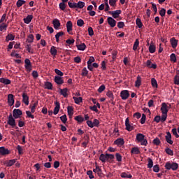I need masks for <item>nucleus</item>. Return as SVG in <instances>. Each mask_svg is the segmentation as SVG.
Masks as SVG:
<instances>
[{"label": "nucleus", "mask_w": 179, "mask_h": 179, "mask_svg": "<svg viewBox=\"0 0 179 179\" xmlns=\"http://www.w3.org/2000/svg\"><path fill=\"white\" fill-rule=\"evenodd\" d=\"M145 66H147V68H150V69H156V68H157V64H152V61L147 60V62L145 63Z\"/></svg>", "instance_id": "12"}, {"label": "nucleus", "mask_w": 179, "mask_h": 179, "mask_svg": "<svg viewBox=\"0 0 179 179\" xmlns=\"http://www.w3.org/2000/svg\"><path fill=\"white\" fill-rule=\"evenodd\" d=\"M45 89H48V90H52V83L50 82H45Z\"/></svg>", "instance_id": "36"}, {"label": "nucleus", "mask_w": 179, "mask_h": 179, "mask_svg": "<svg viewBox=\"0 0 179 179\" xmlns=\"http://www.w3.org/2000/svg\"><path fill=\"white\" fill-rule=\"evenodd\" d=\"M107 22H108V24H109V26L112 29L115 27V26L117 24V21H115V20H114V18H113L112 17H108L107 18Z\"/></svg>", "instance_id": "5"}, {"label": "nucleus", "mask_w": 179, "mask_h": 179, "mask_svg": "<svg viewBox=\"0 0 179 179\" xmlns=\"http://www.w3.org/2000/svg\"><path fill=\"white\" fill-rule=\"evenodd\" d=\"M59 94L63 96V97H68V88L59 89Z\"/></svg>", "instance_id": "19"}, {"label": "nucleus", "mask_w": 179, "mask_h": 179, "mask_svg": "<svg viewBox=\"0 0 179 179\" xmlns=\"http://www.w3.org/2000/svg\"><path fill=\"white\" fill-rule=\"evenodd\" d=\"M55 72L58 76H64V73L58 69H55Z\"/></svg>", "instance_id": "59"}, {"label": "nucleus", "mask_w": 179, "mask_h": 179, "mask_svg": "<svg viewBox=\"0 0 179 179\" xmlns=\"http://www.w3.org/2000/svg\"><path fill=\"white\" fill-rule=\"evenodd\" d=\"M10 151L6 148L5 147H0V155L1 156H6V155H9Z\"/></svg>", "instance_id": "9"}, {"label": "nucleus", "mask_w": 179, "mask_h": 179, "mask_svg": "<svg viewBox=\"0 0 179 179\" xmlns=\"http://www.w3.org/2000/svg\"><path fill=\"white\" fill-rule=\"evenodd\" d=\"M164 167L166 170H173V164H171L170 162H168L165 164Z\"/></svg>", "instance_id": "39"}, {"label": "nucleus", "mask_w": 179, "mask_h": 179, "mask_svg": "<svg viewBox=\"0 0 179 179\" xmlns=\"http://www.w3.org/2000/svg\"><path fill=\"white\" fill-rule=\"evenodd\" d=\"M159 15L162 16V17H164V16H166V9L162 8L159 11Z\"/></svg>", "instance_id": "63"}, {"label": "nucleus", "mask_w": 179, "mask_h": 179, "mask_svg": "<svg viewBox=\"0 0 179 179\" xmlns=\"http://www.w3.org/2000/svg\"><path fill=\"white\" fill-rule=\"evenodd\" d=\"M83 24H85V21H83V20L79 19L77 20V26H78L79 27H82Z\"/></svg>", "instance_id": "52"}, {"label": "nucleus", "mask_w": 179, "mask_h": 179, "mask_svg": "<svg viewBox=\"0 0 179 179\" xmlns=\"http://www.w3.org/2000/svg\"><path fill=\"white\" fill-rule=\"evenodd\" d=\"M152 143L157 146H159V145L161 143L160 139H159V138H155L152 141Z\"/></svg>", "instance_id": "54"}, {"label": "nucleus", "mask_w": 179, "mask_h": 179, "mask_svg": "<svg viewBox=\"0 0 179 179\" xmlns=\"http://www.w3.org/2000/svg\"><path fill=\"white\" fill-rule=\"evenodd\" d=\"M37 106H38V102H35L29 106V108H31V113H34L36 112V108H37Z\"/></svg>", "instance_id": "22"}, {"label": "nucleus", "mask_w": 179, "mask_h": 179, "mask_svg": "<svg viewBox=\"0 0 179 179\" xmlns=\"http://www.w3.org/2000/svg\"><path fill=\"white\" fill-rule=\"evenodd\" d=\"M73 99L74 100L76 104H80V103H82V101H83V99L82 97H76V96H73Z\"/></svg>", "instance_id": "35"}, {"label": "nucleus", "mask_w": 179, "mask_h": 179, "mask_svg": "<svg viewBox=\"0 0 179 179\" xmlns=\"http://www.w3.org/2000/svg\"><path fill=\"white\" fill-rule=\"evenodd\" d=\"M178 169V164H177L176 162H173L172 163V170L173 171H176Z\"/></svg>", "instance_id": "58"}, {"label": "nucleus", "mask_w": 179, "mask_h": 179, "mask_svg": "<svg viewBox=\"0 0 179 179\" xmlns=\"http://www.w3.org/2000/svg\"><path fill=\"white\" fill-rule=\"evenodd\" d=\"M31 20H33V16L31 15H29L27 17L24 18V22L26 23V24H29Z\"/></svg>", "instance_id": "30"}, {"label": "nucleus", "mask_w": 179, "mask_h": 179, "mask_svg": "<svg viewBox=\"0 0 179 179\" xmlns=\"http://www.w3.org/2000/svg\"><path fill=\"white\" fill-rule=\"evenodd\" d=\"M13 40H15V35L12 34H8L6 36V41L8 43V41H13Z\"/></svg>", "instance_id": "31"}, {"label": "nucleus", "mask_w": 179, "mask_h": 179, "mask_svg": "<svg viewBox=\"0 0 179 179\" xmlns=\"http://www.w3.org/2000/svg\"><path fill=\"white\" fill-rule=\"evenodd\" d=\"M89 137L85 138V141L83 142L82 145L83 148H86L89 143Z\"/></svg>", "instance_id": "56"}, {"label": "nucleus", "mask_w": 179, "mask_h": 179, "mask_svg": "<svg viewBox=\"0 0 179 179\" xmlns=\"http://www.w3.org/2000/svg\"><path fill=\"white\" fill-rule=\"evenodd\" d=\"M141 85H142V80L141 76H138L135 82V86L136 87H139Z\"/></svg>", "instance_id": "26"}, {"label": "nucleus", "mask_w": 179, "mask_h": 179, "mask_svg": "<svg viewBox=\"0 0 179 179\" xmlns=\"http://www.w3.org/2000/svg\"><path fill=\"white\" fill-rule=\"evenodd\" d=\"M76 47L79 51H85V50H86V45L85 43H76Z\"/></svg>", "instance_id": "25"}, {"label": "nucleus", "mask_w": 179, "mask_h": 179, "mask_svg": "<svg viewBox=\"0 0 179 179\" xmlns=\"http://www.w3.org/2000/svg\"><path fill=\"white\" fill-rule=\"evenodd\" d=\"M115 157H116L117 162H122V156H121V154L116 153L115 154Z\"/></svg>", "instance_id": "51"}, {"label": "nucleus", "mask_w": 179, "mask_h": 179, "mask_svg": "<svg viewBox=\"0 0 179 179\" xmlns=\"http://www.w3.org/2000/svg\"><path fill=\"white\" fill-rule=\"evenodd\" d=\"M24 68L28 72H31L32 66H31V62H30V59H25L24 60Z\"/></svg>", "instance_id": "3"}, {"label": "nucleus", "mask_w": 179, "mask_h": 179, "mask_svg": "<svg viewBox=\"0 0 179 179\" xmlns=\"http://www.w3.org/2000/svg\"><path fill=\"white\" fill-rule=\"evenodd\" d=\"M138 47H139V40L136 39L133 45L134 51H136L138 50Z\"/></svg>", "instance_id": "44"}, {"label": "nucleus", "mask_w": 179, "mask_h": 179, "mask_svg": "<svg viewBox=\"0 0 179 179\" xmlns=\"http://www.w3.org/2000/svg\"><path fill=\"white\" fill-rule=\"evenodd\" d=\"M16 163V159H10L6 162V166L7 167H12Z\"/></svg>", "instance_id": "32"}, {"label": "nucleus", "mask_w": 179, "mask_h": 179, "mask_svg": "<svg viewBox=\"0 0 179 179\" xmlns=\"http://www.w3.org/2000/svg\"><path fill=\"white\" fill-rule=\"evenodd\" d=\"M148 50H149V52H150V54H155V52H156V45H155V44H153V42H151Z\"/></svg>", "instance_id": "20"}, {"label": "nucleus", "mask_w": 179, "mask_h": 179, "mask_svg": "<svg viewBox=\"0 0 179 179\" xmlns=\"http://www.w3.org/2000/svg\"><path fill=\"white\" fill-rule=\"evenodd\" d=\"M152 167H153V160H152L150 158H148V168L152 169Z\"/></svg>", "instance_id": "60"}, {"label": "nucleus", "mask_w": 179, "mask_h": 179, "mask_svg": "<svg viewBox=\"0 0 179 179\" xmlns=\"http://www.w3.org/2000/svg\"><path fill=\"white\" fill-rule=\"evenodd\" d=\"M68 115H73V108L72 106L67 107Z\"/></svg>", "instance_id": "46"}, {"label": "nucleus", "mask_w": 179, "mask_h": 179, "mask_svg": "<svg viewBox=\"0 0 179 179\" xmlns=\"http://www.w3.org/2000/svg\"><path fill=\"white\" fill-rule=\"evenodd\" d=\"M136 24L138 26V29H142L143 27V24H142V21L141 18H137L136 20Z\"/></svg>", "instance_id": "38"}, {"label": "nucleus", "mask_w": 179, "mask_h": 179, "mask_svg": "<svg viewBox=\"0 0 179 179\" xmlns=\"http://www.w3.org/2000/svg\"><path fill=\"white\" fill-rule=\"evenodd\" d=\"M171 44L172 45V48H176L178 44V41L176 40L175 38H171Z\"/></svg>", "instance_id": "29"}, {"label": "nucleus", "mask_w": 179, "mask_h": 179, "mask_svg": "<svg viewBox=\"0 0 179 179\" xmlns=\"http://www.w3.org/2000/svg\"><path fill=\"white\" fill-rule=\"evenodd\" d=\"M94 173H96L99 177H103V171L100 169V166H96V169H93Z\"/></svg>", "instance_id": "18"}, {"label": "nucleus", "mask_w": 179, "mask_h": 179, "mask_svg": "<svg viewBox=\"0 0 179 179\" xmlns=\"http://www.w3.org/2000/svg\"><path fill=\"white\" fill-rule=\"evenodd\" d=\"M167 120V113H162L161 116V122H164Z\"/></svg>", "instance_id": "55"}, {"label": "nucleus", "mask_w": 179, "mask_h": 179, "mask_svg": "<svg viewBox=\"0 0 179 179\" xmlns=\"http://www.w3.org/2000/svg\"><path fill=\"white\" fill-rule=\"evenodd\" d=\"M120 176L122 177V178H132V175H131V174L128 175L125 172L122 173Z\"/></svg>", "instance_id": "43"}, {"label": "nucleus", "mask_w": 179, "mask_h": 179, "mask_svg": "<svg viewBox=\"0 0 179 179\" xmlns=\"http://www.w3.org/2000/svg\"><path fill=\"white\" fill-rule=\"evenodd\" d=\"M131 155H140L141 150H139V148L138 147L132 148L131 150Z\"/></svg>", "instance_id": "23"}, {"label": "nucleus", "mask_w": 179, "mask_h": 179, "mask_svg": "<svg viewBox=\"0 0 179 179\" xmlns=\"http://www.w3.org/2000/svg\"><path fill=\"white\" fill-rule=\"evenodd\" d=\"M74 120H76V121H78V122H83V121H85V118H83L82 115L76 116Z\"/></svg>", "instance_id": "45"}, {"label": "nucleus", "mask_w": 179, "mask_h": 179, "mask_svg": "<svg viewBox=\"0 0 179 179\" xmlns=\"http://www.w3.org/2000/svg\"><path fill=\"white\" fill-rule=\"evenodd\" d=\"M23 113L20 109H14L13 111V117L17 120V118H20V115H22Z\"/></svg>", "instance_id": "4"}, {"label": "nucleus", "mask_w": 179, "mask_h": 179, "mask_svg": "<svg viewBox=\"0 0 179 179\" xmlns=\"http://www.w3.org/2000/svg\"><path fill=\"white\" fill-rule=\"evenodd\" d=\"M55 82L57 85H64V80L59 76H56L55 77Z\"/></svg>", "instance_id": "17"}, {"label": "nucleus", "mask_w": 179, "mask_h": 179, "mask_svg": "<svg viewBox=\"0 0 179 179\" xmlns=\"http://www.w3.org/2000/svg\"><path fill=\"white\" fill-rule=\"evenodd\" d=\"M120 97L122 100H127L128 97H129V90L121 91Z\"/></svg>", "instance_id": "6"}, {"label": "nucleus", "mask_w": 179, "mask_h": 179, "mask_svg": "<svg viewBox=\"0 0 179 179\" xmlns=\"http://www.w3.org/2000/svg\"><path fill=\"white\" fill-rule=\"evenodd\" d=\"M34 40V36H33V34H29L28 36L27 41V43H33Z\"/></svg>", "instance_id": "48"}, {"label": "nucleus", "mask_w": 179, "mask_h": 179, "mask_svg": "<svg viewBox=\"0 0 179 179\" xmlns=\"http://www.w3.org/2000/svg\"><path fill=\"white\" fill-rule=\"evenodd\" d=\"M8 103L10 107H12V106L15 104V96H13V94H9L8 95Z\"/></svg>", "instance_id": "7"}, {"label": "nucleus", "mask_w": 179, "mask_h": 179, "mask_svg": "<svg viewBox=\"0 0 179 179\" xmlns=\"http://www.w3.org/2000/svg\"><path fill=\"white\" fill-rule=\"evenodd\" d=\"M136 140L138 141V142L141 143V145L143 146H147L148 145V140L146 138H145V135H143V134H138L136 135Z\"/></svg>", "instance_id": "1"}, {"label": "nucleus", "mask_w": 179, "mask_h": 179, "mask_svg": "<svg viewBox=\"0 0 179 179\" xmlns=\"http://www.w3.org/2000/svg\"><path fill=\"white\" fill-rule=\"evenodd\" d=\"M110 15H112L114 19H117V17H120V15H121V10H116L114 11H109Z\"/></svg>", "instance_id": "10"}, {"label": "nucleus", "mask_w": 179, "mask_h": 179, "mask_svg": "<svg viewBox=\"0 0 179 179\" xmlns=\"http://www.w3.org/2000/svg\"><path fill=\"white\" fill-rule=\"evenodd\" d=\"M165 152L166 155H169V156H174V152L169 148L165 149Z\"/></svg>", "instance_id": "42"}, {"label": "nucleus", "mask_w": 179, "mask_h": 179, "mask_svg": "<svg viewBox=\"0 0 179 179\" xmlns=\"http://www.w3.org/2000/svg\"><path fill=\"white\" fill-rule=\"evenodd\" d=\"M57 53H58V50H57V48H55V46H52L50 48L51 55H53V57H56Z\"/></svg>", "instance_id": "33"}, {"label": "nucleus", "mask_w": 179, "mask_h": 179, "mask_svg": "<svg viewBox=\"0 0 179 179\" xmlns=\"http://www.w3.org/2000/svg\"><path fill=\"white\" fill-rule=\"evenodd\" d=\"M77 8H78L79 9H83V8H85V2L83 1H78L77 3Z\"/></svg>", "instance_id": "47"}, {"label": "nucleus", "mask_w": 179, "mask_h": 179, "mask_svg": "<svg viewBox=\"0 0 179 179\" xmlns=\"http://www.w3.org/2000/svg\"><path fill=\"white\" fill-rule=\"evenodd\" d=\"M52 24L54 29H55V30H58V29H59V27L61 26V22H59V20L55 19L52 21Z\"/></svg>", "instance_id": "14"}, {"label": "nucleus", "mask_w": 179, "mask_h": 179, "mask_svg": "<svg viewBox=\"0 0 179 179\" xmlns=\"http://www.w3.org/2000/svg\"><path fill=\"white\" fill-rule=\"evenodd\" d=\"M59 9H61V10H64L66 8V4L62 2L59 4Z\"/></svg>", "instance_id": "62"}, {"label": "nucleus", "mask_w": 179, "mask_h": 179, "mask_svg": "<svg viewBox=\"0 0 179 179\" xmlns=\"http://www.w3.org/2000/svg\"><path fill=\"white\" fill-rule=\"evenodd\" d=\"M117 0H109V5L110 6H116Z\"/></svg>", "instance_id": "64"}, {"label": "nucleus", "mask_w": 179, "mask_h": 179, "mask_svg": "<svg viewBox=\"0 0 179 179\" xmlns=\"http://www.w3.org/2000/svg\"><path fill=\"white\" fill-rule=\"evenodd\" d=\"M162 121V117L160 115H157L154 118V122H157V124H159Z\"/></svg>", "instance_id": "57"}, {"label": "nucleus", "mask_w": 179, "mask_h": 179, "mask_svg": "<svg viewBox=\"0 0 179 179\" xmlns=\"http://www.w3.org/2000/svg\"><path fill=\"white\" fill-rule=\"evenodd\" d=\"M125 142L124 141L123 138H117L116 141H115V145H117V146H122Z\"/></svg>", "instance_id": "27"}, {"label": "nucleus", "mask_w": 179, "mask_h": 179, "mask_svg": "<svg viewBox=\"0 0 179 179\" xmlns=\"http://www.w3.org/2000/svg\"><path fill=\"white\" fill-rule=\"evenodd\" d=\"M64 31H59L55 35L56 43H59V38L64 36Z\"/></svg>", "instance_id": "34"}, {"label": "nucleus", "mask_w": 179, "mask_h": 179, "mask_svg": "<svg viewBox=\"0 0 179 179\" xmlns=\"http://www.w3.org/2000/svg\"><path fill=\"white\" fill-rule=\"evenodd\" d=\"M161 111L162 114H167V113H169V106H167L166 103H162Z\"/></svg>", "instance_id": "13"}, {"label": "nucleus", "mask_w": 179, "mask_h": 179, "mask_svg": "<svg viewBox=\"0 0 179 179\" xmlns=\"http://www.w3.org/2000/svg\"><path fill=\"white\" fill-rule=\"evenodd\" d=\"M170 61L171 62H177V56H176V54L172 53L170 56Z\"/></svg>", "instance_id": "41"}, {"label": "nucleus", "mask_w": 179, "mask_h": 179, "mask_svg": "<svg viewBox=\"0 0 179 179\" xmlns=\"http://www.w3.org/2000/svg\"><path fill=\"white\" fill-rule=\"evenodd\" d=\"M0 83H3V85H10L12 81L8 78H0Z\"/></svg>", "instance_id": "24"}, {"label": "nucleus", "mask_w": 179, "mask_h": 179, "mask_svg": "<svg viewBox=\"0 0 179 179\" xmlns=\"http://www.w3.org/2000/svg\"><path fill=\"white\" fill-rule=\"evenodd\" d=\"M125 127H126L127 131H128L129 132H131V131H133L134 129V126L129 124V119L128 117L126 118L125 120Z\"/></svg>", "instance_id": "8"}, {"label": "nucleus", "mask_w": 179, "mask_h": 179, "mask_svg": "<svg viewBox=\"0 0 179 179\" xmlns=\"http://www.w3.org/2000/svg\"><path fill=\"white\" fill-rule=\"evenodd\" d=\"M66 29H67V33H69V34H72V27H73V24H72V22L71 21H68L66 22Z\"/></svg>", "instance_id": "11"}, {"label": "nucleus", "mask_w": 179, "mask_h": 179, "mask_svg": "<svg viewBox=\"0 0 179 179\" xmlns=\"http://www.w3.org/2000/svg\"><path fill=\"white\" fill-rule=\"evenodd\" d=\"M106 96H108V97L110 98V103H112V104H114V103H113V101H114V94H113V92L108 91V92L106 93Z\"/></svg>", "instance_id": "28"}, {"label": "nucleus", "mask_w": 179, "mask_h": 179, "mask_svg": "<svg viewBox=\"0 0 179 179\" xmlns=\"http://www.w3.org/2000/svg\"><path fill=\"white\" fill-rule=\"evenodd\" d=\"M151 85L152 87H157V81L155 78L151 79Z\"/></svg>", "instance_id": "53"}, {"label": "nucleus", "mask_w": 179, "mask_h": 179, "mask_svg": "<svg viewBox=\"0 0 179 179\" xmlns=\"http://www.w3.org/2000/svg\"><path fill=\"white\" fill-rule=\"evenodd\" d=\"M7 124L8 125H10V127H12V128H15V129H18V127H16V120H15V118H13L12 114L9 115Z\"/></svg>", "instance_id": "2"}, {"label": "nucleus", "mask_w": 179, "mask_h": 179, "mask_svg": "<svg viewBox=\"0 0 179 179\" xmlns=\"http://www.w3.org/2000/svg\"><path fill=\"white\" fill-rule=\"evenodd\" d=\"M60 120L63 124H66V122L68 121V118L66 117V115H63L60 117Z\"/></svg>", "instance_id": "50"}, {"label": "nucleus", "mask_w": 179, "mask_h": 179, "mask_svg": "<svg viewBox=\"0 0 179 179\" xmlns=\"http://www.w3.org/2000/svg\"><path fill=\"white\" fill-rule=\"evenodd\" d=\"M68 5L71 9H75V8H77V3H72L71 1H69Z\"/></svg>", "instance_id": "49"}, {"label": "nucleus", "mask_w": 179, "mask_h": 179, "mask_svg": "<svg viewBox=\"0 0 179 179\" xmlns=\"http://www.w3.org/2000/svg\"><path fill=\"white\" fill-rule=\"evenodd\" d=\"M26 3V1L24 0H17L16 5L17 8H20L22 6L24 5Z\"/></svg>", "instance_id": "40"}, {"label": "nucleus", "mask_w": 179, "mask_h": 179, "mask_svg": "<svg viewBox=\"0 0 179 179\" xmlns=\"http://www.w3.org/2000/svg\"><path fill=\"white\" fill-rule=\"evenodd\" d=\"M165 139L167 143H169V145H173V142L171 140V134L170 133V131L166 132V136H165Z\"/></svg>", "instance_id": "16"}, {"label": "nucleus", "mask_w": 179, "mask_h": 179, "mask_svg": "<svg viewBox=\"0 0 179 179\" xmlns=\"http://www.w3.org/2000/svg\"><path fill=\"white\" fill-rule=\"evenodd\" d=\"M55 104L56 106L54 108L53 114L55 115H57V114L59 113V108H61V104L58 101L55 102Z\"/></svg>", "instance_id": "15"}, {"label": "nucleus", "mask_w": 179, "mask_h": 179, "mask_svg": "<svg viewBox=\"0 0 179 179\" xmlns=\"http://www.w3.org/2000/svg\"><path fill=\"white\" fill-rule=\"evenodd\" d=\"M99 160H101L102 163H106V161L107 160V154H101L99 157Z\"/></svg>", "instance_id": "37"}, {"label": "nucleus", "mask_w": 179, "mask_h": 179, "mask_svg": "<svg viewBox=\"0 0 179 179\" xmlns=\"http://www.w3.org/2000/svg\"><path fill=\"white\" fill-rule=\"evenodd\" d=\"M22 101L26 106H29V96H27V94H22Z\"/></svg>", "instance_id": "21"}, {"label": "nucleus", "mask_w": 179, "mask_h": 179, "mask_svg": "<svg viewBox=\"0 0 179 179\" xmlns=\"http://www.w3.org/2000/svg\"><path fill=\"white\" fill-rule=\"evenodd\" d=\"M88 73H89V71H87V69L85 67L82 71V76H87Z\"/></svg>", "instance_id": "61"}]
</instances>
